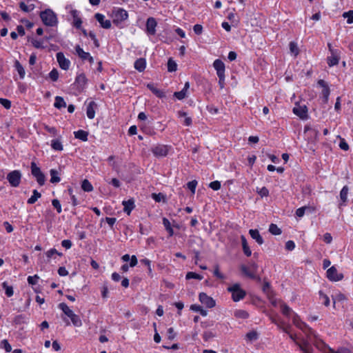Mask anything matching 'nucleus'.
I'll return each instance as SVG.
<instances>
[{"mask_svg": "<svg viewBox=\"0 0 353 353\" xmlns=\"http://www.w3.org/2000/svg\"><path fill=\"white\" fill-rule=\"evenodd\" d=\"M343 18L347 19V23L348 24L353 23V11L350 10L344 12L343 14Z\"/></svg>", "mask_w": 353, "mask_h": 353, "instance_id": "obj_48", "label": "nucleus"}, {"mask_svg": "<svg viewBox=\"0 0 353 353\" xmlns=\"http://www.w3.org/2000/svg\"><path fill=\"white\" fill-rule=\"evenodd\" d=\"M348 188L347 186H344L341 192H340V199L342 203H340V205L345 204L347 200V194H348Z\"/></svg>", "mask_w": 353, "mask_h": 353, "instance_id": "obj_29", "label": "nucleus"}, {"mask_svg": "<svg viewBox=\"0 0 353 353\" xmlns=\"http://www.w3.org/2000/svg\"><path fill=\"white\" fill-rule=\"evenodd\" d=\"M21 172L19 170H13L7 175V179L12 187H18L21 180Z\"/></svg>", "mask_w": 353, "mask_h": 353, "instance_id": "obj_7", "label": "nucleus"}, {"mask_svg": "<svg viewBox=\"0 0 353 353\" xmlns=\"http://www.w3.org/2000/svg\"><path fill=\"white\" fill-rule=\"evenodd\" d=\"M52 204L54 208H56L58 213H61L62 211L61 205L59 200L53 199L52 201Z\"/></svg>", "mask_w": 353, "mask_h": 353, "instance_id": "obj_57", "label": "nucleus"}, {"mask_svg": "<svg viewBox=\"0 0 353 353\" xmlns=\"http://www.w3.org/2000/svg\"><path fill=\"white\" fill-rule=\"evenodd\" d=\"M48 76L52 81H57L59 79V74L57 69H52L50 72Z\"/></svg>", "mask_w": 353, "mask_h": 353, "instance_id": "obj_49", "label": "nucleus"}, {"mask_svg": "<svg viewBox=\"0 0 353 353\" xmlns=\"http://www.w3.org/2000/svg\"><path fill=\"white\" fill-rule=\"evenodd\" d=\"M113 21L117 25L125 21L128 17V14L126 10L122 8H116L113 11Z\"/></svg>", "mask_w": 353, "mask_h": 353, "instance_id": "obj_9", "label": "nucleus"}, {"mask_svg": "<svg viewBox=\"0 0 353 353\" xmlns=\"http://www.w3.org/2000/svg\"><path fill=\"white\" fill-rule=\"evenodd\" d=\"M326 277L332 282H338L343 280V273L339 272L334 265L329 268L326 272Z\"/></svg>", "mask_w": 353, "mask_h": 353, "instance_id": "obj_6", "label": "nucleus"}, {"mask_svg": "<svg viewBox=\"0 0 353 353\" xmlns=\"http://www.w3.org/2000/svg\"><path fill=\"white\" fill-rule=\"evenodd\" d=\"M290 53L294 57H296L298 55L299 52V48L295 42L292 41L290 43Z\"/></svg>", "mask_w": 353, "mask_h": 353, "instance_id": "obj_43", "label": "nucleus"}, {"mask_svg": "<svg viewBox=\"0 0 353 353\" xmlns=\"http://www.w3.org/2000/svg\"><path fill=\"white\" fill-rule=\"evenodd\" d=\"M163 225L165 227V229L168 232L169 236H172L174 235V230L172 229V227L171 225V223L170 221L167 218H163Z\"/></svg>", "mask_w": 353, "mask_h": 353, "instance_id": "obj_30", "label": "nucleus"}, {"mask_svg": "<svg viewBox=\"0 0 353 353\" xmlns=\"http://www.w3.org/2000/svg\"><path fill=\"white\" fill-rule=\"evenodd\" d=\"M2 288L5 290V294L8 297H11L14 294L13 288L9 285L6 281L2 283Z\"/></svg>", "mask_w": 353, "mask_h": 353, "instance_id": "obj_32", "label": "nucleus"}, {"mask_svg": "<svg viewBox=\"0 0 353 353\" xmlns=\"http://www.w3.org/2000/svg\"><path fill=\"white\" fill-rule=\"evenodd\" d=\"M234 315L237 319H245L249 316L248 313L243 310H236L234 312Z\"/></svg>", "mask_w": 353, "mask_h": 353, "instance_id": "obj_36", "label": "nucleus"}, {"mask_svg": "<svg viewBox=\"0 0 353 353\" xmlns=\"http://www.w3.org/2000/svg\"><path fill=\"white\" fill-rule=\"evenodd\" d=\"M14 66L17 72H18L20 79H23L26 76V72H25V69L23 67V65L19 63V61L16 60L14 61Z\"/></svg>", "mask_w": 353, "mask_h": 353, "instance_id": "obj_28", "label": "nucleus"}, {"mask_svg": "<svg viewBox=\"0 0 353 353\" xmlns=\"http://www.w3.org/2000/svg\"><path fill=\"white\" fill-rule=\"evenodd\" d=\"M228 290L231 293L232 300L234 302H238L243 299L245 296V291L243 290L240 284L234 283L228 288Z\"/></svg>", "mask_w": 353, "mask_h": 353, "instance_id": "obj_3", "label": "nucleus"}, {"mask_svg": "<svg viewBox=\"0 0 353 353\" xmlns=\"http://www.w3.org/2000/svg\"><path fill=\"white\" fill-rule=\"evenodd\" d=\"M19 7L21 10L25 12H30L32 11L34 8V0H24L19 3Z\"/></svg>", "mask_w": 353, "mask_h": 353, "instance_id": "obj_15", "label": "nucleus"}, {"mask_svg": "<svg viewBox=\"0 0 353 353\" xmlns=\"http://www.w3.org/2000/svg\"><path fill=\"white\" fill-rule=\"evenodd\" d=\"M146 86L158 98L163 99L166 97L165 92L159 89L154 83H149Z\"/></svg>", "mask_w": 353, "mask_h": 353, "instance_id": "obj_16", "label": "nucleus"}, {"mask_svg": "<svg viewBox=\"0 0 353 353\" xmlns=\"http://www.w3.org/2000/svg\"><path fill=\"white\" fill-rule=\"evenodd\" d=\"M213 67L216 72L217 76L225 75V66L221 59L214 60Z\"/></svg>", "mask_w": 353, "mask_h": 353, "instance_id": "obj_18", "label": "nucleus"}, {"mask_svg": "<svg viewBox=\"0 0 353 353\" xmlns=\"http://www.w3.org/2000/svg\"><path fill=\"white\" fill-rule=\"evenodd\" d=\"M47 259H48V261H49V260L51 259V258H53L54 256V255H59V256H61L62 254L61 253H59L55 248H51L49 250H48L46 253H45Z\"/></svg>", "mask_w": 353, "mask_h": 353, "instance_id": "obj_39", "label": "nucleus"}, {"mask_svg": "<svg viewBox=\"0 0 353 353\" xmlns=\"http://www.w3.org/2000/svg\"><path fill=\"white\" fill-rule=\"evenodd\" d=\"M39 279V276L37 274L29 276L27 279L28 283L31 285H36L38 283Z\"/></svg>", "mask_w": 353, "mask_h": 353, "instance_id": "obj_52", "label": "nucleus"}, {"mask_svg": "<svg viewBox=\"0 0 353 353\" xmlns=\"http://www.w3.org/2000/svg\"><path fill=\"white\" fill-rule=\"evenodd\" d=\"M293 113L302 120H306L308 118L307 108L305 105H300L295 103V106L292 109Z\"/></svg>", "mask_w": 353, "mask_h": 353, "instance_id": "obj_10", "label": "nucleus"}, {"mask_svg": "<svg viewBox=\"0 0 353 353\" xmlns=\"http://www.w3.org/2000/svg\"><path fill=\"white\" fill-rule=\"evenodd\" d=\"M249 233L251 237L254 239L258 244L262 245L263 243V239L257 230L251 229L250 230Z\"/></svg>", "mask_w": 353, "mask_h": 353, "instance_id": "obj_25", "label": "nucleus"}, {"mask_svg": "<svg viewBox=\"0 0 353 353\" xmlns=\"http://www.w3.org/2000/svg\"><path fill=\"white\" fill-rule=\"evenodd\" d=\"M74 137L76 139H80L83 141H85L88 140V134L87 132H85L84 130H79L78 131L74 132Z\"/></svg>", "mask_w": 353, "mask_h": 353, "instance_id": "obj_31", "label": "nucleus"}, {"mask_svg": "<svg viewBox=\"0 0 353 353\" xmlns=\"http://www.w3.org/2000/svg\"><path fill=\"white\" fill-rule=\"evenodd\" d=\"M75 51L77 54L83 61L87 60L90 57V54L85 52L79 46L75 47Z\"/></svg>", "mask_w": 353, "mask_h": 353, "instance_id": "obj_27", "label": "nucleus"}, {"mask_svg": "<svg viewBox=\"0 0 353 353\" xmlns=\"http://www.w3.org/2000/svg\"><path fill=\"white\" fill-rule=\"evenodd\" d=\"M157 21L153 17H149L146 21V32L149 35H154L156 33Z\"/></svg>", "mask_w": 353, "mask_h": 353, "instance_id": "obj_14", "label": "nucleus"}, {"mask_svg": "<svg viewBox=\"0 0 353 353\" xmlns=\"http://www.w3.org/2000/svg\"><path fill=\"white\" fill-rule=\"evenodd\" d=\"M270 299L274 306H280L283 315L287 317L292 318L294 325L303 331V332L306 335V339L301 338L297 334L290 333L288 326H287L282 321H279L276 319L272 317V322L276 324L280 329H282L283 332L288 333L290 338L299 346L303 353H312L313 349L310 346V343L313 342L312 338H317L314 332L304 322H303L300 317L287 305L282 303L280 300H276L273 298H270Z\"/></svg>", "mask_w": 353, "mask_h": 353, "instance_id": "obj_1", "label": "nucleus"}, {"mask_svg": "<svg viewBox=\"0 0 353 353\" xmlns=\"http://www.w3.org/2000/svg\"><path fill=\"white\" fill-rule=\"evenodd\" d=\"M328 353H350V350L345 347H341L338 349L336 351L330 349Z\"/></svg>", "mask_w": 353, "mask_h": 353, "instance_id": "obj_59", "label": "nucleus"}, {"mask_svg": "<svg viewBox=\"0 0 353 353\" xmlns=\"http://www.w3.org/2000/svg\"><path fill=\"white\" fill-rule=\"evenodd\" d=\"M248 340L252 341L257 339V333L254 331H251L246 334Z\"/></svg>", "mask_w": 353, "mask_h": 353, "instance_id": "obj_58", "label": "nucleus"}, {"mask_svg": "<svg viewBox=\"0 0 353 353\" xmlns=\"http://www.w3.org/2000/svg\"><path fill=\"white\" fill-rule=\"evenodd\" d=\"M339 147L341 150H345V151H347L349 150V145L343 139L341 140L340 143H339Z\"/></svg>", "mask_w": 353, "mask_h": 353, "instance_id": "obj_63", "label": "nucleus"}, {"mask_svg": "<svg viewBox=\"0 0 353 353\" xmlns=\"http://www.w3.org/2000/svg\"><path fill=\"white\" fill-rule=\"evenodd\" d=\"M95 18L97 21L100 23V26L103 28L108 29L111 27V22L108 19H105V17L103 14L100 13H97L95 14Z\"/></svg>", "mask_w": 353, "mask_h": 353, "instance_id": "obj_20", "label": "nucleus"}, {"mask_svg": "<svg viewBox=\"0 0 353 353\" xmlns=\"http://www.w3.org/2000/svg\"><path fill=\"white\" fill-rule=\"evenodd\" d=\"M70 320L74 326L77 327L82 326V321L77 314H74L72 318L70 319Z\"/></svg>", "mask_w": 353, "mask_h": 353, "instance_id": "obj_41", "label": "nucleus"}, {"mask_svg": "<svg viewBox=\"0 0 353 353\" xmlns=\"http://www.w3.org/2000/svg\"><path fill=\"white\" fill-rule=\"evenodd\" d=\"M0 347L4 349L6 352L12 351V347L6 339H3L1 341Z\"/></svg>", "mask_w": 353, "mask_h": 353, "instance_id": "obj_45", "label": "nucleus"}, {"mask_svg": "<svg viewBox=\"0 0 353 353\" xmlns=\"http://www.w3.org/2000/svg\"><path fill=\"white\" fill-rule=\"evenodd\" d=\"M175 332L174 331V329L172 327H170L168 328V331H167V336H168V338L170 339V340H172L174 339L175 337Z\"/></svg>", "mask_w": 353, "mask_h": 353, "instance_id": "obj_64", "label": "nucleus"}, {"mask_svg": "<svg viewBox=\"0 0 353 353\" xmlns=\"http://www.w3.org/2000/svg\"><path fill=\"white\" fill-rule=\"evenodd\" d=\"M57 60L59 63L60 68L64 70L69 69L70 66V61L69 59L65 58L62 52H58L56 54Z\"/></svg>", "mask_w": 353, "mask_h": 353, "instance_id": "obj_13", "label": "nucleus"}, {"mask_svg": "<svg viewBox=\"0 0 353 353\" xmlns=\"http://www.w3.org/2000/svg\"><path fill=\"white\" fill-rule=\"evenodd\" d=\"M258 265L254 262H250L248 265H241V270L250 279H256V271Z\"/></svg>", "mask_w": 353, "mask_h": 353, "instance_id": "obj_5", "label": "nucleus"}, {"mask_svg": "<svg viewBox=\"0 0 353 353\" xmlns=\"http://www.w3.org/2000/svg\"><path fill=\"white\" fill-rule=\"evenodd\" d=\"M328 47L331 52V55L327 57V63L329 66L332 67L339 63V57L336 51L331 49L330 44H328Z\"/></svg>", "mask_w": 353, "mask_h": 353, "instance_id": "obj_17", "label": "nucleus"}, {"mask_svg": "<svg viewBox=\"0 0 353 353\" xmlns=\"http://www.w3.org/2000/svg\"><path fill=\"white\" fill-rule=\"evenodd\" d=\"M58 307L70 319L72 318L73 315L75 314L65 303H59Z\"/></svg>", "mask_w": 353, "mask_h": 353, "instance_id": "obj_24", "label": "nucleus"}, {"mask_svg": "<svg viewBox=\"0 0 353 353\" xmlns=\"http://www.w3.org/2000/svg\"><path fill=\"white\" fill-rule=\"evenodd\" d=\"M88 79L84 74H79L77 76L74 85L77 86V89L79 92H81L85 88Z\"/></svg>", "mask_w": 353, "mask_h": 353, "instance_id": "obj_12", "label": "nucleus"}, {"mask_svg": "<svg viewBox=\"0 0 353 353\" xmlns=\"http://www.w3.org/2000/svg\"><path fill=\"white\" fill-rule=\"evenodd\" d=\"M152 152L155 156H166L168 152V147L164 145H157L152 149Z\"/></svg>", "mask_w": 353, "mask_h": 353, "instance_id": "obj_19", "label": "nucleus"}, {"mask_svg": "<svg viewBox=\"0 0 353 353\" xmlns=\"http://www.w3.org/2000/svg\"><path fill=\"white\" fill-rule=\"evenodd\" d=\"M54 105L55 108L61 109L66 106V103L65 102L63 97L57 96L55 97Z\"/></svg>", "mask_w": 353, "mask_h": 353, "instance_id": "obj_35", "label": "nucleus"}, {"mask_svg": "<svg viewBox=\"0 0 353 353\" xmlns=\"http://www.w3.org/2000/svg\"><path fill=\"white\" fill-rule=\"evenodd\" d=\"M295 248V243L293 241H288L285 243V249L290 251Z\"/></svg>", "mask_w": 353, "mask_h": 353, "instance_id": "obj_62", "label": "nucleus"}, {"mask_svg": "<svg viewBox=\"0 0 353 353\" xmlns=\"http://www.w3.org/2000/svg\"><path fill=\"white\" fill-rule=\"evenodd\" d=\"M134 68L139 72H143L146 67V61L145 59L140 58L134 62Z\"/></svg>", "mask_w": 353, "mask_h": 353, "instance_id": "obj_26", "label": "nucleus"}, {"mask_svg": "<svg viewBox=\"0 0 353 353\" xmlns=\"http://www.w3.org/2000/svg\"><path fill=\"white\" fill-rule=\"evenodd\" d=\"M178 117L181 119V121L183 123L184 125L190 126L192 125V119L191 117L188 116L186 112L183 111H179Z\"/></svg>", "mask_w": 353, "mask_h": 353, "instance_id": "obj_22", "label": "nucleus"}, {"mask_svg": "<svg viewBox=\"0 0 353 353\" xmlns=\"http://www.w3.org/2000/svg\"><path fill=\"white\" fill-rule=\"evenodd\" d=\"M43 23L49 27L56 26L58 23V18L56 13L51 9H46L39 14Z\"/></svg>", "mask_w": 353, "mask_h": 353, "instance_id": "obj_2", "label": "nucleus"}, {"mask_svg": "<svg viewBox=\"0 0 353 353\" xmlns=\"http://www.w3.org/2000/svg\"><path fill=\"white\" fill-rule=\"evenodd\" d=\"M209 186L214 190H218L221 188V183L219 181H214L211 182Z\"/></svg>", "mask_w": 353, "mask_h": 353, "instance_id": "obj_60", "label": "nucleus"}, {"mask_svg": "<svg viewBox=\"0 0 353 353\" xmlns=\"http://www.w3.org/2000/svg\"><path fill=\"white\" fill-rule=\"evenodd\" d=\"M32 46L37 49H42L45 48L43 39H32L31 40Z\"/></svg>", "mask_w": 353, "mask_h": 353, "instance_id": "obj_38", "label": "nucleus"}, {"mask_svg": "<svg viewBox=\"0 0 353 353\" xmlns=\"http://www.w3.org/2000/svg\"><path fill=\"white\" fill-rule=\"evenodd\" d=\"M123 205V211L128 214L130 215L132 210L134 208V201L133 199H129L128 201H123L122 202Z\"/></svg>", "mask_w": 353, "mask_h": 353, "instance_id": "obj_23", "label": "nucleus"}, {"mask_svg": "<svg viewBox=\"0 0 353 353\" xmlns=\"http://www.w3.org/2000/svg\"><path fill=\"white\" fill-rule=\"evenodd\" d=\"M174 96L178 99V100H182L185 99L188 96V92L185 90L184 89H182L179 92H175L174 93Z\"/></svg>", "mask_w": 353, "mask_h": 353, "instance_id": "obj_46", "label": "nucleus"}, {"mask_svg": "<svg viewBox=\"0 0 353 353\" xmlns=\"http://www.w3.org/2000/svg\"><path fill=\"white\" fill-rule=\"evenodd\" d=\"M31 172L34 177H35L37 183L40 185H43L46 181L45 175L41 172V169L36 165L34 162L31 163Z\"/></svg>", "mask_w": 353, "mask_h": 353, "instance_id": "obj_8", "label": "nucleus"}, {"mask_svg": "<svg viewBox=\"0 0 353 353\" xmlns=\"http://www.w3.org/2000/svg\"><path fill=\"white\" fill-rule=\"evenodd\" d=\"M196 185L197 181L196 180L191 181L187 184L188 188L192 192V194L195 193Z\"/></svg>", "mask_w": 353, "mask_h": 353, "instance_id": "obj_54", "label": "nucleus"}, {"mask_svg": "<svg viewBox=\"0 0 353 353\" xmlns=\"http://www.w3.org/2000/svg\"><path fill=\"white\" fill-rule=\"evenodd\" d=\"M97 103L93 101H90L89 103L88 104L86 109V114L90 119H92L94 118Z\"/></svg>", "mask_w": 353, "mask_h": 353, "instance_id": "obj_21", "label": "nucleus"}, {"mask_svg": "<svg viewBox=\"0 0 353 353\" xmlns=\"http://www.w3.org/2000/svg\"><path fill=\"white\" fill-rule=\"evenodd\" d=\"M306 209H312V208L311 206H303L299 208L296 210V215L300 218L303 216L305 212H306Z\"/></svg>", "mask_w": 353, "mask_h": 353, "instance_id": "obj_51", "label": "nucleus"}, {"mask_svg": "<svg viewBox=\"0 0 353 353\" xmlns=\"http://www.w3.org/2000/svg\"><path fill=\"white\" fill-rule=\"evenodd\" d=\"M323 240L325 243L330 244L332 241V236L330 233H325L323 236Z\"/></svg>", "mask_w": 353, "mask_h": 353, "instance_id": "obj_61", "label": "nucleus"}, {"mask_svg": "<svg viewBox=\"0 0 353 353\" xmlns=\"http://www.w3.org/2000/svg\"><path fill=\"white\" fill-rule=\"evenodd\" d=\"M0 104L2 105L7 110L11 108L10 101L6 99L0 98Z\"/></svg>", "mask_w": 353, "mask_h": 353, "instance_id": "obj_56", "label": "nucleus"}, {"mask_svg": "<svg viewBox=\"0 0 353 353\" xmlns=\"http://www.w3.org/2000/svg\"><path fill=\"white\" fill-rule=\"evenodd\" d=\"M186 279H194L201 280L203 279V276L199 274L195 273V272H189L186 274Z\"/></svg>", "mask_w": 353, "mask_h": 353, "instance_id": "obj_53", "label": "nucleus"}, {"mask_svg": "<svg viewBox=\"0 0 353 353\" xmlns=\"http://www.w3.org/2000/svg\"><path fill=\"white\" fill-rule=\"evenodd\" d=\"M269 232L274 235H279L281 233V229L275 224H270Z\"/></svg>", "mask_w": 353, "mask_h": 353, "instance_id": "obj_44", "label": "nucleus"}, {"mask_svg": "<svg viewBox=\"0 0 353 353\" xmlns=\"http://www.w3.org/2000/svg\"><path fill=\"white\" fill-rule=\"evenodd\" d=\"M65 9L72 18L73 26L77 29H81L82 25V20L81 17L80 11L74 8L71 5L67 6Z\"/></svg>", "mask_w": 353, "mask_h": 353, "instance_id": "obj_4", "label": "nucleus"}, {"mask_svg": "<svg viewBox=\"0 0 353 353\" xmlns=\"http://www.w3.org/2000/svg\"><path fill=\"white\" fill-rule=\"evenodd\" d=\"M41 194L37 190H33L32 195L28 200V203H29V204L34 203L41 197Z\"/></svg>", "mask_w": 353, "mask_h": 353, "instance_id": "obj_37", "label": "nucleus"}, {"mask_svg": "<svg viewBox=\"0 0 353 353\" xmlns=\"http://www.w3.org/2000/svg\"><path fill=\"white\" fill-rule=\"evenodd\" d=\"M51 147L53 150L57 151H62L63 150V146L59 139L52 140Z\"/></svg>", "mask_w": 353, "mask_h": 353, "instance_id": "obj_34", "label": "nucleus"}, {"mask_svg": "<svg viewBox=\"0 0 353 353\" xmlns=\"http://www.w3.org/2000/svg\"><path fill=\"white\" fill-rule=\"evenodd\" d=\"M319 299L325 306H328L330 305L329 297L322 292H319Z\"/></svg>", "mask_w": 353, "mask_h": 353, "instance_id": "obj_47", "label": "nucleus"}, {"mask_svg": "<svg viewBox=\"0 0 353 353\" xmlns=\"http://www.w3.org/2000/svg\"><path fill=\"white\" fill-rule=\"evenodd\" d=\"M177 70V64L172 59H169L168 61V70L170 72H175Z\"/></svg>", "mask_w": 353, "mask_h": 353, "instance_id": "obj_42", "label": "nucleus"}, {"mask_svg": "<svg viewBox=\"0 0 353 353\" xmlns=\"http://www.w3.org/2000/svg\"><path fill=\"white\" fill-rule=\"evenodd\" d=\"M199 301L206 307L212 308L215 306V301L211 296L204 292H201L199 295Z\"/></svg>", "mask_w": 353, "mask_h": 353, "instance_id": "obj_11", "label": "nucleus"}, {"mask_svg": "<svg viewBox=\"0 0 353 353\" xmlns=\"http://www.w3.org/2000/svg\"><path fill=\"white\" fill-rule=\"evenodd\" d=\"M257 193L261 196H268L269 194V190L265 188H256Z\"/></svg>", "mask_w": 353, "mask_h": 353, "instance_id": "obj_55", "label": "nucleus"}, {"mask_svg": "<svg viewBox=\"0 0 353 353\" xmlns=\"http://www.w3.org/2000/svg\"><path fill=\"white\" fill-rule=\"evenodd\" d=\"M81 188L85 192H91L93 190V186L87 179H84L82 181Z\"/></svg>", "mask_w": 353, "mask_h": 353, "instance_id": "obj_40", "label": "nucleus"}, {"mask_svg": "<svg viewBox=\"0 0 353 353\" xmlns=\"http://www.w3.org/2000/svg\"><path fill=\"white\" fill-rule=\"evenodd\" d=\"M50 176H51V179H50L51 183H57L60 182L61 179L59 177V173L57 170L52 169L50 171Z\"/></svg>", "mask_w": 353, "mask_h": 353, "instance_id": "obj_33", "label": "nucleus"}, {"mask_svg": "<svg viewBox=\"0 0 353 353\" xmlns=\"http://www.w3.org/2000/svg\"><path fill=\"white\" fill-rule=\"evenodd\" d=\"M345 299V295H343L341 293H338L335 294L334 296H332V300L334 305H335L336 303L340 301H343Z\"/></svg>", "mask_w": 353, "mask_h": 353, "instance_id": "obj_50", "label": "nucleus"}]
</instances>
